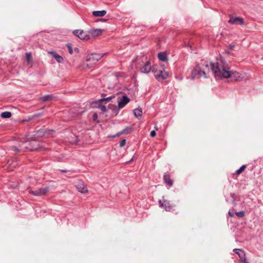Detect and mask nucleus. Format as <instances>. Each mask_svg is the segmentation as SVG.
I'll return each instance as SVG.
<instances>
[{
    "label": "nucleus",
    "mask_w": 263,
    "mask_h": 263,
    "mask_svg": "<svg viewBox=\"0 0 263 263\" xmlns=\"http://www.w3.org/2000/svg\"><path fill=\"white\" fill-rule=\"evenodd\" d=\"M210 67L217 79L231 77L236 81H240L243 79V77L239 72L229 70V67L225 61H221L219 62H217L215 65L214 63L211 62Z\"/></svg>",
    "instance_id": "obj_1"
},
{
    "label": "nucleus",
    "mask_w": 263,
    "mask_h": 263,
    "mask_svg": "<svg viewBox=\"0 0 263 263\" xmlns=\"http://www.w3.org/2000/svg\"><path fill=\"white\" fill-rule=\"evenodd\" d=\"M21 149L24 152L29 151H37L39 148V144L35 140L21 142Z\"/></svg>",
    "instance_id": "obj_2"
},
{
    "label": "nucleus",
    "mask_w": 263,
    "mask_h": 263,
    "mask_svg": "<svg viewBox=\"0 0 263 263\" xmlns=\"http://www.w3.org/2000/svg\"><path fill=\"white\" fill-rule=\"evenodd\" d=\"M141 62L144 63L143 66H141L140 62H138V64L141 67H140V71L141 73H147L154 68H152L150 62L147 60V57L143 55L141 58Z\"/></svg>",
    "instance_id": "obj_3"
},
{
    "label": "nucleus",
    "mask_w": 263,
    "mask_h": 263,
    "mask_svg": "<svg viewBox=\"0 0 263 263\" xmlns=\"http://www.w3.org/2000/svg\"><path fill=\"white\" fill-rule=\"evenodd\" d=\"M152 71L154 72V76L158 81L162 82L168 77V72L164 70H159L158 71L154 68Z\"/></svg>",
    "instance_id": "obj_4"
},
{
    "label": "nucleus",
    "mask_w": 263,
    "mask_h": 263,
    "mask_svg": "<svg viewBox=\"0 0 263 263\" xmlns=\"http://www.w3.org/2000/svg\"><path fill=\"white\" fill-rule=\"evenodd\" d=\"M201 73L204 77L206 78L205 71L202 69L201 68L197 65L196 67L192 70L191 73V77L192 79L198 78L201 76Z\"/></svg>",
    "instance_id": "obj_5"
},
{
    "label": "nucleus",
    "mask_w": 263,
    "mask_h": 263,
    "mask_svg": "<svg viewBox=\"0 0 263 263\" xmlns=\"http://www.w3.org/2000/svg\"><path fill=\"white\" fill-rule=\"evenodd\" d=\"M103 55L100 53H91L88 54L86 57V61L88 62H90V64H95L98 61H99L102 58Z\"/></svg>",
    "instance_id": "obj_6"
},
{
    "label": "nucleus",
    "mask_w": 263,
    "mask_h": 263,
    "mask_svg": "<svg viewBox=\"0 0 263 263\" xmlns=\"http://www.w3.org/2000/svg\"><path fill=\"white\" fill-rule=\"evenodd\" d=\"M49 191V187H46L44 188H41L36 191H32L31 190H29V193L30 194H32L35 196H41L46 195Z\"/></svg>",
    "instance_id": "obj_7"
},
{
    "label": "nucleus",
    "mask_w": 263,
    "mask_h": 263,
    "mask_svg": "<svg viewBox=\"0 0 263 263\" xmlns=\"http://www.w3.org/2000/svg\"><path fill=\"white\" fill-rule=\"evenodd\" d=\"M73 33L74 35L78 36L82 40H88L89 39V35L83 30H75Z\"/></svg>",
    "instance_id": "obj_8"
},
{
    "label": "nucleus",
    "mask_w": 263,
    "mask_h": 263,
    "mask_svg": "<svg viewBox=\"0 0 263 263\" xmlns=\"http://www.w3.org/2000/svg\"><path fill=\"white\" fill-rule=\"evenodd\" d=\"M130 101V99L126 96L123 95L121 98H118V106L119 108H123Z\"/></svg>",
    "instance_id": "obj_9"
},
{
    "label": "nucleus",
    "mask_w": 263,
    "mask_h": 263,
    "mask_svg": "<svg viewBox=\"0 0 263 263\" xmlns=\"http://www.w3.org/2000/svg\"><path fill=\"white\" fill-rule=\"evenodd\" d=\"M228 23L233 25H242L244 24L245 22L243 18L240 17H233L230 16Z\"/></svg>",
    "instance_id": "obj_10"
},
{
    "label": "nucleus",
    "mask_w": 263,
    "mask_h": 263,
    "mask_svg": "<svg viewBox=\"0 0 263 263\" xmlns=\"http://www.w3.org/2000/svg\"><path fill=\"white\" fill-rule=\"evenodd\" d=\"M159 204L161 208H163L166 211H171L173 208V205L170 203V201L164 200L163 202L160 200Z\"/></svg>",
    "instance_id": "obj_11"
},
{
    "label": "nucleus",
    "mask_w": 263,
    "mask_h": 263,
    "mask_svg": "<svg viewBox=\"0 0 263 263\" xmlns=\"http://www.w3.org/2000/svg\"><path fill=\"white\" fill-rule=\"evenodd\" d=\"M76 187L78 191L81 193L85 194L88 192V190L86 185L81 180L78 181L76 184Z\"/></svg>",
    "instance_id": "obj_12"
},
{
    "label": "nucleus",
    "mask_w": 263,
    "mask_h": 263,
    "mask_svg": "<svg viewBox=\"0 0 263 263\" xmlns=\"http://www.w3.org/2000/svg\"><path fill=\"white\" fill-rule=\"evenodd\" d=\"M163 180L164 183L169 186H172L173 185L174 181L171 178L170 174L168 172L164 174Z\"/></svg>",
    "instance_id": "obj_13"
},
{
    "label": "nucleus",
    "mask_w": 263,
    "mask_h": 263,
    "mask_svg": "<svg viewBox=\"0 0 263 263\" xmlns=\"http://www.w3.org/2000/svg\"><path fill=\"white\" fill-rule=\"evenodd\" d=\"M103 30L101 29H91L88 33L93 37L99 36L102 35Z\"/></svg>",
    "instance_id": "obj_14"
},
{
    "label": "nucleus",
    "mask_w": 263,
    "mask_h": 263,
    "mask_svg": "<svg viewBox=\"0 0 263 263\" xmlns=\"http://www.w3.org/2000/svg\"><path fill=\"white\" fill-rule=\"evenodd\" d=\"M109 109L111 110L112 113H111V116H116L121 109V108H119L118 105L116 106V105L114 104H109L108 106Z\"/></svg>",
    "instance_id": "obj_15"
},
{
    "label": "nucleus",
    "mask_w": 263,
    "mask_h": 263,
    "mask_svg": "<svg viewBox=\"0 0 263 263\" xmlns=\"http://www.w3.org/2000/svg\"><path fill=\"white\" fill-rule=\"evenodd\" d=\"M132 130V128L130 127H126L124 129H123L122 131L118 133L117 134L111 136V137L112 138H116L122 134H129Z\"/></svg>",
    "instance_id": "obj_16"
},
{
    "label": "nucleus",
    "mask_w": 263,
    "mask_h": 263,
    "mask_svg": "<svg viewBox=\"0 0 263 263\" xmlns=\"http://www.w3.org/2000/svg\"><path fill=\"white\" fill-rule=\"evenodd\" d=\"M51 55L57 60L58 63H62L64 59L59 54L54 51L50 52Z\"/></svg>",
    "instance_id": "obj_17"
},
{
    "label": "nucleus",
    "mask_w": 263,
    "mask_h": 263,
    "mask_svg": "<svg viewBox=\"0 0 263 263\" xmlns=\"http://www.w3.org/2000/svg\"><path fill=\"white\" fill-rule=\"evenodd\" d=\"M106 14V10L94 11L92 12V15L95 17H102Z\"/></svg>",
    "instance_id": "obj_18"
},
{
    "label": "nucleus",
    "mask_w": 263,
    "mask_h": 263,
    "mask_svg": "<svg viewBox=\"0 0 263 263\" xmlns=\"http://www.w3.org/2000/svg\"><path fill=\"white\" fill-rule=\"evenodd\" d=\"M55 98L53 95H47L40 98V100L44 102L51 101Z\"/></svg>",
    "instance_id": "obj_19"
},
{
    "label": "nucleus",
    "mask_w": 263,
    "mask_h": 263,
    "mask_svg": "<svg viewBox=\"0 0 263 263\" xmlns=\"http://www.w3.org/2000/svg\"><path fill=\"white\" fill-rule=\"evenodd\" d=\"M238 255L239 256V257L242 262L244 263H248L246 258L245 253L242 250L239 252Z\"/></svg>",
    "instance_id": "obj_20"
},
{
    "label": "nucleus",
    "mask_w": 263,
    "mask_h": 263,
    "mask_svg": "<svg viewBox=\"0 0 263 263\" xmlns=\"http://www.w3.org/2000/svg\"><path fill=\"white\" fill-rule=\"evenodd\" d=\"M159 59L163 62L168 60L167 55L165 52H160L158 55Z\"/></svg>",
    "instance_id": "obj_21"
},
{
    "label": "nucleus",
    "mask_w": 263,
    "mask_h": 263,
    "mask_svg": "<svg viewBox=\"0 0 263 263\" xmlns=\"http://www.w3.org/2000/svg\"><path fill=\"white\" fill-rule=\"evenodd\" d=\"M134 113L135 117L140 119L142 116V110L141 109L137 108L134 110Z\"/></svg>",
    "instance_id": "obj_22"
},
{
    "label": "nucleus",
    "mask_w": 263,
    "mask_h": 263,
    "mask_svg": "<svg viewBox=\"0 0 263 263\" xmlns=\"http://www.w3.org/2000/svg\"><path fill=\"white\" fill-rule=\"evenodd\" d=\"M102 96L104 97V98H101L99 100V101L100 102H103V101H110L112 98H115V96L114 95H112L110 97H106V98H105V97L106 96V95L105 94H102Z\"/></svg>",
    "instance_id": "obj_23"
},
{
    "label": "nucleus",
    "mask_w": 263,
    "mask_h": 263,
    "mask_svg": "<svg viewBox=\"0 0 263 263\" xmlns=\"http://www.w3.org/2000/svg\"><path fill=\"white\" fill-rule=\"evenodd\" d=\"M12 150L13 151L16 153H18L21 152H24L23 150L21 149V142L18 145V147H17L16 146H13L12 147Z\"/></svg>",
    "instance_id": "obj_24"
},
{
    "label": "nucleus",
    "mask_w": 263,
    "mask_h": 263,
    "mask_svg": "<svg viewBox=\"0 0 263 263\" xmlns=\"http://www.w3.org/2000/svg\"><path fill=\"white\" fill-rule=\"evenodd\" d=\"M12 116V114L10 111H4L1 114V117L3 118H9Z\"/></svg>",
    "instance_id": "obj_25"
},
{
    "label": "nucleus",
    "mask_w": 263,
    "mask_h": 263,
    "mask_svg": "<svg viewBox=\"0 0 263 263\" xmlns=\"http://www.w3.org/2000/svg\"><path fill=\"white\" fill-rule=\"evenodd\" d=\"M246 167H247L246 165H242L238 170H237L236 171V174L237 175L240 174L245 170V169L246 168Z\"/></svg>",
    "instance_id": "obj_26"
},
{
    "label": "nucleus",
    "mask_w": 263,
    "mask_h": 263,
    "mask_svg": "<svg viewBox=\"0 0 263 263\" xmlns=\"http://www.w3.org/2000/svg\"><path fill=\"white\" fill-rule=\"evenodd\" d=\"M235 214L237 215V216L240 218H242L245 216V213L243 211L235 212Z\"/></svg>",
    "instance_id": "obj_27"
},
{
    "label": "nucleus",
    "mask_w": 263,
    "mask_h": 263,
    "mask_svg": "<svg viewBox=\"0 0 263 263\" xmlns=\"http://www.w3.org/2000/svg\"><path fill=\"white\" fill-rule=\"evenodd\" d=\"M67 47L68 48V51H69V53L72 54L73 53V50H72V48L71 44H67Z\"/></svg>",
    "instance_id": "obj_28"
},
{
    "label": "nucleus",
    "mask_w": 263,
    "mask_h": 263,
    "mask_svg": "<svg viewBox=\"0 0 263 263\" xmlns=\"http://www.w3.org/2000/svg\"><path fill=\"white\" fill-rule=\"evenodd\" d=\"M100 108L101 110L104 112H106L107 111V109L105 105H101L100 106Z\"/></svg>",
    "instance_id": "obj_29"
},
{
    "label": "nucleus",
    "mask_w": 263,
    "mask_h": 263,
    "mask_svg": "<svg viewBox=\"0 0 263 263\" xmlns=\"http://www.w3.org/2000/svg\"><path fill=\"white\" fill-rule=\"evenodd\" d=\"M98 114L96 112L93 113V120L95 121H97V123H99V121H97L98 119Z\"/></svg>",
    "instance_id": "obj_30"
},
{
    "label": "nucleus",
    "mask_w": 263,
    "mask_h": 263,
    "mask_svg": "<svg viewBox=\"0 0 263 263\" xmlns=\"http://www.w3.org/2000/svg\"><path fill=\"white\" fill-rule=\"evenodd\" d=\"M42 115H43V114H42V113L35 114L32 116V118L34 119L35 118L40 117H41Z\"/></svg>",
    "instance_id": "obj_31"
},
{
    "label": "nucleus",
    "mask_w": 263,
    "mask_h": 263,
    "mask_svg": "<svg viewBox=\"0 0 263 263\" xmlns=\"http://www.w3.org/2000/svg\"><path fill=\"white\" fill-rule=\"evenodd\" d=\"M26 59L28 61H29L31 58V53H26Z\"/></svg>",
    "instance_id": "obj_32"
},
{
    "label": "nucleus",
    "mask_w": 263,
    "mask_h": 263,
    "mask_svg": "<svg viewBox=\"0 0 263 263\" xmlns=\"http://www.w3.org/2000/svg\"><path fill=\"white\" fill-rule=\"evenodd\" d=\"M125 144H126V140L123 139L120 142V146L123 147L125 145Z\"/></svg>",
    "instance_id": "obj_33"
},
{
    "label": "nucleus",
    "mask_w": 263,
    "mask_h": 263,
    "mask_svg": "<svg viewBox=\"0 0 263 263\" xmlns=\"http://www.w3.org/2000/svg\"><path fill=\"white\" fill-rule=\"evenodd\" d=\"M150 135L152 137H154L156 136V133L155 132V130H152L151 131V133H150Z\"/></svg>",
    "instance_id": "obj_34"
},
{
    "label": "nucleus",
    "mask_w": 263,
    "mask_h": 263,
    "mask_svg": "<svg viewBox=\"0 0 263 263\" xmlns=\"http://www.w3.org/2000/svg\"><path fill=\"white\" fill-rule=\"evenodd\" d=\"M241 250V249H233V252L235 253L238 255L239 252Z\"/></svg>",
    "instance_id": "obj_35"
},
{
    "label": "nucleus",
    "mask_w": 263,
    "mask_h": 263,
    "mask_svg": "<svg viewBox=\"0 0 263 263\" xmlns=\"http://www.w3.org/2000/svg\"><path fill=\"white\" fill-rule=\"evenodd\" d=\"M37 136H43L44 134H43V132H41V131H40V130H38L37 132Z\"/></svg>",
    "instance_id": "obj_36"
},
{
    "label": "nucleus",
    "mask_w": 263,
    "mask_h": 263,
    "mask_svg": "<svg viewBox=\"0 0 263 263\" xmlns=\"http://www.w3.org/2000/svg\"><path fill=\"white\" fill-rule=\"evenodd\" d=\"M228 215L231 217H232L234 216L233 212H231V211H229Z\"/></svg>",
    "instance_id": "obj_37"
},
{
    "label": "nucleus",
    "mask_w": 263,
    "mask_h": 263,
    "mask_svg": "<svg viewBox=\"0 0 263 263\" xmlns=\"http://www.w3.org/2000/svg\"><path fill=\"white\" fill-rule=\"evenodd\" d=\"M60 171L62 172V173H67L68 172V171L67 170H61Z\"/></svg>",
    "instance_id": "obj_38"
},
{
    "label": "nucleus",
    "mask_w": 263,
    "mask_h": 263,
    "mask_svg": "<svg viewBox=\"0 0 263 263\" xmlns=\"http://www.w3.org/2000/svg\"><path fill=\"white\" fill-rule=\"evenodd\" d=\"M205 67L207 68L208 70H209V66L207 63L205 64Z\"/></svg>",
    "instance_id": "obj_39"
},
{
    "label": "nucleus",
    "mask_w": 263,
    "mask_h": 263,
    "mask_svg": "<svg viewBox=\"0 0 263 263\" xmlns=\"http://www.w3.org/2000/svg\"><path fill=\"white\" fill-rule=\"evenodd\" d=\"M32 119H33V118H32V116H31V117H29L28 119H26L25 121H30Z\"/></svg>",
    "instance_id": "obj_40"
},
{
    "label": "nucleus",
    "mask_w": 263,
    "mask_h": 263,
    "mask_svg": "<svg viewBox=\"0 0 263 263\" xmlns=\"http://www.w3.org/2000/svg\"><path fill=\"white\" fill-rule=\"evenodd\" d=\"M234 45H230V48L231 49H233L234 48Z\"/></svg>",
    "instance_id": "obj_41"
},
{
    "label": "nucleus",
    "mask_w": 263,
    "mask_h": 263,
    "mask_svg": "<svg viewBox=\"0 0 263 263\" xmlns=\"http://www.w3.org/2000/svg\"><path fill=\"white\" fill-rule=\"evenodd\" d=\"M132 161H133V159H132L129 162H130Z\"/></svg>",
    "instance_id": "obj_42"
},
{
    "label": "nucleus",
    "mask_w": 263,
    "mask_h": 263,
    "mask_svg": "<svg viewBox=\"0 0 263 263\" xmlns=\"http://www.w3.org/2000/svg\"><path fill=\"white\" fill-rule=\"evenodd\" d=\"M233 202L234 203H235V200H234Z\"/></svg>",
    "instance_id": "obj_43"
}]
</instances>
